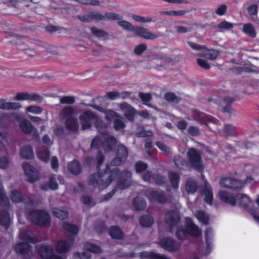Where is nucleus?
Returning a JSON list of instances; mask_svg holds the SVG:
<instances>
[{
	"instance_id": "nucleus-1",
	"label": "nucleus",
	"mask_w": 259,
	"mask_h": 259,
	"mask_svg": "<svg viewBox=\"0 0 259 259\" xmlns=\"http://www.w3.org/2000/svg\"><path fill=\"white\" fill-rule=\"evenodd\" d=\"M117 169L116 168L112 174L111 175V179H108V177L102 176L99 173L95 174L90 176L89 178L88 183L94 188H98L100 190H103L106 188L110 183L112 179L118 176Z\"/></svg>"
},
{
	"instance_id": "nucleus-2",
	"label": "nucleus",
	"mask_w": 259,
	"mask_h": 259,
	"mask_svg": "<svg viewBox=\"0 0 259 259\" xmlns=\"http://www.w3.org/2000/svg\"><path fill=\"white\" fill-rule=\"evenodd\" d=\"M80 120L82 130L90 128L91 124L94 123L100 133L106 134V125L103 123L96 114H83L80 116Z\"/></svg>"
},
{
	"instance_id": "nucleus-3",
	"label": "nucleus",
	"mask_w": 259,
	"mask_h": 259,
	"mask_svg": "<svg viewBox=\"0 0 259 259\" xmlns=\"http://www.w3.org/2000/svg\"><path fill=\"white\" fill-rule=\"evenodd\" d=\"M32 222L39 226L48 227L51 225L49 214L43 210H32L29 214Z\"/></svg>"
},
{
	"instance_id": "nucleus-4",
	"label": "nucleus",
	"mask_w": 259,
	"mask_h": 259,
	"mask_svg": "<svg viewBox=\"0 0 259 259\" xmlns=\"http://www.w3.org/2000/svg\"><path fill=\"white\" fill-rule=\"evenodd\" d=\"M201 152L195 149L190 148L187 152V156L191 167L201 172L204 169V165L201 158Z\"/></svg>"
},
{
	"instance_id": "nucleus-5",
	"label": "nucleus",
	"mask_w": 259,
	"mask_h": 259,
	"mask_svg": "<svg viewBox=\"0 0 259 259\" xmlns=\"http://www.w3.org/2000/svg\"><path fill=\"white\" fill-rule=\"evenodd\" d=\"M189 46L193 49L198 51V55L209 60H214L218 57L219 53L217 50L208 49L193 42H189Z\"/></svg>"
},
{
	"instance_id": "nucleus-6",
	"label": "nucleus",
	"mask_w": 259,
	"mask_h": 259,
	"mask_svg": "<svg viewBox=\"0 0 259 259\" xmlns=\"http://www.w3.org/2000/svg\"><path fill=\"white\" fill-rule=\"evenodd\" d=\"M158 59L160 60L162 66L166 68L167 66L174 65L180 60V57L171 54V51L167 49L161 52L158 55Z\"/></svg>"
},
{
	"instance_id": "nucleus-7",
	"label": "nucleus",
	"mask_w": 259,
	"mask_h": 259,
	"mask_svg": "<svg viewBox=\"0 0 259 259\" xmlns=\"http://www.w3.org/2000/svg\"><path fill=\"white\" fill-rule=\"evenodd\" d=\"M22 168L25 175L26 176V180L28 182L32 183L39 180V172L28 163H24L22 164Z\"/></svg>"
},
{
	"instance_id": "nucleus-8",
	"label": "nucleus",
	"mask_w": 259,
	"mask_h": 259,
	"mask_svg": "<svg viewBox=\"0 0 259 259\" xmlns=\"http://www.w3.org/2000/svg\"><path fill=\"white\" fill-rule=\"evenodd\" d=\"M159 245L170 252H177L180 248V244L175 242L172 239L164 238L159 242Z\"/></svg>"
},
{
	"instance_id": "nucleus-9",
	"label": "nucleus",
	"mask_w": 259,
	"mask_h": 259,
	"mask_svg": "<svg viewBox=\"0 0 259 259\" xmlns=\"http://www.w3.org/2000/svg\"><path fill=\"white\" fill-rule=\"evenodd\" d=\"M134 34L145 39L153 40L161 36L160 32L152 33L147 29L143 27H136Z\"/></svg>"
},
{
	"instance_id": "nucleus-10",
	"label": "nucleus",
	"mask_w": 259,
	"mask_h": 259,
	"mask_svg": "<svg viewBox=\"0 0 259 259\" xmlns=\"http://www.w3.org/2000/svg\"><path fill=\"white\" fill-rule=\"evenodd\" d=\"M165 222L171 229L178 225L180 221V216L177 211H170L165 214Z\"/></svg>"
},
{
	"instance_id": "nucleus-11",
	"label": "nucleus",
	"mask_w": 259,
	"mask_h": 259,
	"mask_svg": "<svg viewBox=\"0 0 259 259\" xmlns=\"http://www.w3.org/2000/svg\"><path fill=\"white\" fill-rule=\"evenodd\" d=\"M32 196H29V200L26 201L25 197H24L22 193L17 190H13L10 194V198L11 201L14 203H20L24 202L26 203L31 204L33 203V199L31 198Z\"/></svg>"
},
{
	"instance_id": "nucleus-12",
	"label": "nucleus",
	"mask_w": 259,
	"mask_h": 259,
	"mask_svg": "<svg viewBox=\"0 0 259 259\" xmlns=\"http://www.w3.org/2000/svg\"><path fill=\"white\" fill-rule=\"evenodd\" d=\"M186 232L187 233L195 237H198L202 234L201 230L196 225L191 219H187Z\"/></svg>"
},
{
	"instance_id": "nucleus-13",
	"label": "nucleus",
	"mask_w": 259,
	"mask_h": 259,
	"mask_svg": "<svg viewBox=\"0 0 259 259\" xmlns=\"http://www.w3.org/2000/svg\"><path fill=\"white\" fill-rule=\"evenodd\" d=\"M106 119L109 122L113 121L114 127L116 130L122 129L125 126L121 117L118 114H107Z\"/></svg>"
},
{
	"instance_id": "nucleus-14",
	"label": "nucleus",
	"mask_w": 259,
	"mask_h": 259,
	"mask_svg": "<svg viewBox=\"0 0 259 259\" xmlns=\"http://www.w3.org/2000/svg\"><path fill=\"white\" fill-rule=\"evenodd\" d=\"M22 108V105L18 102H6L0 99V109L17 111Z\"/></svg>"
},
{
	"instance_id": "nucleus-15",
	"label": "nucleus",
	"mask_w": 259,
	"mask_h": 259,
	"mask_svg": "<svg viewBox=\"0 0 259 259\" xmlns=\"http://www.w3.org/2000/svg\"><path fill=\"white\" fill-rule=\"evenodd\" d=\"M39 255L42 259H48L52 255L53 250L50 246L39 245L36 247Z\"/></svg>"
},
{
	"instance_id": "nucleus-16",
	"label": "nucleus",
	"mask_w": 259,
	"mask_h": 259,
	"mask_svg": "<svg viewBox=\"0 0 259 259\" xmlns=\"http://www.w3.org/2000/svg\"><path fill=\"white\" fill-rule=\"evenodd\" d=\"M148 197L150 201L160 203H165L167 200L163 193L157 191H151Z\"/></svg>"
},
{
	"instance_id": "nucleus-17",
	"label": "nucleus",
	"mask_w": 259,
	"mask_h": 259,
	"mask_svg": "<svg viewBox=\"0 0 259 259\" xmlns=\"http://www.w3.org/2000/svg\"><path fill=\"white\" fill-rule=\"evenodd\" d=\"M220 199L224 202L228 203L231 205H236V198H235L232 195L226 191H220L218 192Z\"/></svg>"
},
{
	"instance_id": "nucleus-18",
	"label": "nucleus",
	"mask_w": 259,
	"mask_h": 259,
	"mask_svg": "<svg viewBox=\"0 0 259 259\" xmlns=\"http://www.w3.org/2000/svg\"><path fill=\"white\" fill-rule=\"evenodd\" d=\"M20 240L25 242L35 243L38 241L35 238L34 235L31 231H22L19 234Z\"/></svg>"
},
{
	"instance_id": "nucleus-19",
	"label": "nucleus",
	"mask_w": 259,
	"mask_h": 259,
	"mask_svg": "<svg viewBox=\"0 0 259 259\" xmlns=\"http://www.w3.org/2000/svg\"><path fill=\"white\" fill-rule=\"evenodd\" d=\"M67 168L68 170L74 175H78L81 172V165L76 160H74L68 163Z\"/></svg>"
},
{
	"instance_id": "nucleus-20",
	"label": "nucleus",
	"mask_w": 259,
	"mask_h": 259,
	"mask_svg": "<svg viewBox=\"0 0 259 259\" xmlns=\"http://www.w3.org/2000/svg\"><path fill=\"white\" fill-rule=\"evenodd\" d=\"M19 126L21 130L26 134H29L32 132L34 128L31 123L25 119H19Z\"/></svg>"
},
{
	"instance_id": "nucleus-21",
	"label": "nucleus",
	"mask_w": 259,
	"mask_h": 259,
	"mask_svg": "<svg viewBox=\"0 0 259 259\" xmlns=\"http://www.w3.org/2000/svg\"><path fill=\"white\" fill-rule=\"evenodd\" d=\"M65 125L67 130L72 132H77L79 127L76 119L71 116L67 117Z\"/></svg>"
},
{
	"instance_id": "nucleus-22",
	"label": "nucleus",
	"mask_w": 259,
	"mask_h": 259,
	"mask_svg": "<svg viewBox=\"0 0 259 259\" xmlns=\"http://www.w3.org/2000/svg\"><path fill=\"white\" fill-rule=\"evenodd\" d=\"M140 257L142 258L149 259H169L164 254L159 253H155L153 251L148 252L145 251L140 253Z\"/></svg>"
},
{
	"instance_id": "nucleus-23",
	"label": "nucleus",
	"mask_w": 259,
	"mask_h": 259,
	"mask_svg": "<svg viewBox=\"0 0 259 259\" xmlns=\"http://www.w3.org/2000/svg\"><path fill=\"white\" fill-rule=\"evenodd\" d=\"M0 224L6 229L9 227L11 224V218L9 213L6 210L0 211Z\"/></svg>"
},
{
	"instance_id": "nucleus-24",
	"label": "nucleus",
	"mask_w": 259,
	"mask_h": 259,
	"mask_svg": "<svg viewBox=\"0 0 259 259\" xmlns=\"http://www.w3.org/2000/svg\"><path fill=\"white\" fill-rule=\"evenodd\" d=\"M116 110L125 113H132L135 112V108L127 103H122L116 105Z\"/></svg>"
},
{
	"instance_id": "nucleus-25",
	"label": "nucleus",
	"mask_w": 259,
	"mask_h": 259,
	"mask_svg": "<svg viewBox=\"0 0 259 259\" xmlns=\"http://www.w3.org/2000/svg\"><path fill=\"white\" fill-rule=\"evenodd\" d=\"M58 183L54 177L50 178L46 184L41 185L40 189L44 191H47L49 189L56 190L58 188Z\"/></svg>"
},
{
	"instance_id": "nucleus-26",
	"label": "nucleus",
	"mask_w": 259,
	"mask_h": 259,
	"mask_svg": "<svg viewBox=\"0 0 259 259\" xmlns=\"http://www.w3.org/2000/svg\"><path fill=\"white\" fill-rule=\"evenodd\" d=\"M14 249L17 253L23 254L29 251L30 246L26 242H20L15 245Z\"/></svg>"
},
{
	"instance_id": "nucleus-27",
	"label": "nucleus",
	"mask_w": 259,
	"mask_h": 259,
	"mask_svg": "<svg viewBox=\"0 0 259 259\" xmlns=\"http://www.w3.org/2000/svg\"><path fill=\"white\" fill-rule=\"evenodd\" d=\"M195 215L199 221L203 225L206 226L209 224V217L204 211L202 210L196 211Z\"/></svg>"
},
{
	"instance_id": "nucleus-28",
	"label": "nucleus",
	"mask_w": 259,
	"mask_h": 259,
	"mask_svg": "<svg viewBox=\"0 0 259 259\" xmlns=\"http://www.w3.org/2000/svg\"><path fill=\"white\" fill-rule=\"evenodd\" d=\"M133 205L134 209L137 211L142 210L146 207V202L141 197H137L133 201Z\"/></svg>"
},
{
	"instance_id": "nucleus-29",
	"label": "nucleus",
	"mask_w": 259,
	"mask_h": 259,
	"mask_svg": "<svg viewBox=\"0 0 259 259\" xmlns=\"http://www.w3.org/2000/svg\"><path fill=\"white\" fill-rule=\"evenodd\" d=\"M203 193L205 196L204 201L208 204H211L213 199L211 187L209 185H206L203 190Z\"/></svg>"
},
{
	"instance_id": "nucleus-30",
	"label": "nucleus",
	"mask_w": 259,
	"mask_h": 259,
	"mask_svg": "<svg viewBox=\"0 0 259 259\" xmlns=\"http://www.w3.org/2000/svg\"><path fill=\"white\" fill-rule=\"evenodd\" d=\"M124 176L127 178L125 180H120L118 182L117 188L120 189H124L129 187L131 185L130 182H127V180L131 178L132 174L127 171L124 172Z\"/></svg>"
},
{
	"instance_id": "nucleus-31",
	"label": "nucleus",
	"mask_w": 259,
	"mask_h": 259,
	"mask_svg": "<svg viewBox=\"0 0 259 259\" xmlns=\"http://www.w3.org/2000/svg\"><path fill=\"white\" fill-rule=\"evenodd\" d=\"M20 154L25 159H31L34 157L32 149L29 146H24L20 151Z\"/></svg>"
},
{
	"instance_id": "nucleus-32",
	"label": "nucleus",
	"mask_w": 259,
	"mask_h": 259,
	"mask_svg": "<svg viewBox=\"0 0 259 259\" xmlns=\"http://www.w3.org/2000/svg\"><path fill=\"white\" fill-rule=\"evenodd\" d=\"M197 184L196 182L192 178L189 179L186 184L185 188L188 193H194L197 189Z\"/></svg>"
},
{
	"instance_id": "nucleus-33",
	"label": "nucleus",
	"mask_w": 259,
	"mask_h": 259,
	"mask_svg": "<svg viewBox=\"0 0 259 259\" xmlns=\"http://www.w3.org/2000/svg\"><path fill=\"white\" fill-rule=\"evenodd\" d=\"M116 156L118 158L124 161L128 156V152L127 149L122 145L118 146Z\"/></svg>"
},
{
	"instance_id": "nucleus-34",
	"label": "nucleus",
	"mask_w": 259,
	"mask_h": 259,
	"mask_svg": "<svg viewBox=\"0 0 259 259\" xmlns=\"http://www.w3.org/2000/svg\"><path fill=\"white\" fill-rule=\"evenodd\" d=\"M236 197V200H237L239 204L243 206L245 208L247 207L250 203L249 198L245 195L239 194H238Z\"/></svg>"
},
{
	"instance_id": "nucleus-35",
	"label": "nucleus",
	"mask_w": 259,
	"mask_h": 259,
	"mask_svg": "<svg viewBox=\"0 0 259 259\" xmlns=\"http://www.w3.org/2000/svg\"><path fill=\"white\" fill-rule=\"evenodd\" d=\"M243 31L246 34L251 37L256 36V31L253 26L250 24H246L243 25Z\"/></svg>"
},
{
	"instance_id": "nucleus-36",
	"label": "nucleus",
	"mask_w": 259,
	"mask_h": 259,
	"mask_svg": "<svg viewBox=\"0 0 259 259\" xmlns=\"http://www.w3.org/2000/svg\"><path fill=\"white\" fill-rule=\"evenodd\" d=\"M53 214L60 220H65L68 217V212L57 208H53L52 210Z\"/></svg>"
},
{
	"instance_id": "nucleus-37",
	"label": "nucleus",
	"mask_w": 259,
	"mask_h": 259,
	"mask_svg": "<svg viewBox=\"0 0 259 259\" xmlns=\"http://www.w3.org/2000/svg\"><path fill=\"white\" fill-rule=\"evenodd\" d=\"M63 228L73 235H76L78 232V228L74 225L64 222L62 224Z\"/></svg>"
},
{
	"instance_id": "nucleus-38",
	"label": "nucleus",
	"mask_w": 259,
	"mask_h": 259,
	"mask_svg": "<svg viewBox=\"0 0 259 259\" xmlns=\"http://www.w3.org/2000/svg\"><path fill=\"white\" fill-rule=\"evenodd\" d=\"M96 17L98 19L100 20L107 19L109 20H116L121 19V17L119 15L112 13H105L104 15L100 14L98 16H96Z\"/></svg>"
},
{
	"instance_id": "nucleus-39",
	"label": "nucleus",
	"mask_w": 259,
	"mask_h": 259,
	"mask_svg": "<svg viewBox=\"0 0 259 259\" xmlns=\"http://www.w3.org/2000/svg\"><path fill=\"white\" fill-rule=\"evenodd\" d=\"M70 246L65 241H59L56 245L57 251L60 253H66L68 251Z\"/></svg>"
},
{
	"instance_id": "nucleus-40",
	"label": "nucleus",
	"mask_w": 259,
	"mask_h": 259,
	"mask_svg": "<svg viewBox=\"0 0 259 259\" xmlns=\"http://www.w3.org/2000/svg\"><path fill=\"white\" fill-rule=\"evenodd\" d=\"M140 224L145 227H148L151 226L153 223V218L148 215L142 216L139 219Z\"/></svg>"
},
{
	"instance_id": "nucleus-41",
	"label": "nucleus",
	"mask_w": 259,
	"mask_h": 259,
	"mask_svg": "<svg viewBox=\"0 0 259 259\" xmlns=\"http://www.w3.org/2000/svg\"><path fill=\"white\" fill-rule=\"evenodd\" d=\"M37 156L38 159L44 162H48L50 153L49 150L46 149H40L37 152Z\"/></svg>"
},
{
	"instance_id": "nucleus-42",
	"label": "nucleus",
	"mask_w": 259,
	"mask_h": 259,
	"mask_svg": "<svg viewBox=\"0 0 259 259\" xmlns=\"http://www.w3.org/2000/svg\"><path fill=\"white\" fill-rule=\"evenodd\" d=\"M170 182L174 189H177L179 186L180 177L178 174L170 172L168 174Z\"/></svg>"
},
{
	"instance_id": "nucleus-43",
	"label": "nucleus",
	"mask_w": 259,
	"mask_h": 259,
	"mask_svg": "<svg viewBox=\"0 0 259 259\" xmlns=\"http://www.w3.org/2000/svg\"><path fill=\"white\" fill-rule=\"evenodd\" d=\"M109 234L113 238L120 239L123 237L122 232L117 227H112L109 230Z\"/></svg>"
},
{
	"instance_id": "nucleus-44",
	"label": "nucleus",
	"mask_w": 259,
	"mask_h": 259,
	"mask_svg": "<svg viewBox=\"0 0 259 259\" xmlns=\"http://www.w3.org/2000/svg\"><path fill=\"white\" fill-rule=\"evenodd\" d=\"M29 93L26 92L17 93L13 97V100L15 101H29Z\"/></svg>"
},
{
	"instance_id": "nucleus-45",
	"label": "nucleus",
	"mask_w": 259,
	"mask_h": 259,
	"mask_svg": "<svg viewBox=\"0 0 259 259\" xmlns=\"http://www.w3.org/2000/svg\"><path fill=\"white\" fill-rule=\"evenodd\" d=\"M129 95L127 93H119L116 91L108 92L106 94V97L110 99L115 100L118 98H124L125 96Z\"/></svg>"
},
{
	"instance_id": "nucleus-46",
	"label": "nucleus",
	"mask_w": 259,
	"mask_h": 259,
	"mask_svg": "<svg viewBox=\"0 0 259 259\" xmlns=\"http://www.w3.org/2000/svg\"><path fill=\"white\" fill-rule=\"evenodd\" d=\"M174 163L180 169H183L186 164L185 160L180 155H175L174 158Z\"/></svg>"
},
{
	"instance_id": "nucleus-47",
	"label": "nucleus",
	"mask_w": 259,
	"mask_h": 259,
	"mask_svg": "<svg viewBox=\"0 0 259 259\" xmlns=\"http://www.w3.org/2000/svg\"><path fill=\"white\" fill-rule=\"evenodd\" d=\"M233 179L230 178H225L220 180V185L222 187L230 189L232 187L231 186V183H233Z\"/></svg>"
},
{
	"instance_id": "nucleus-48",
	"label": "nucleus",
	"mask_w": 259,
	"mask_h": 259,
	"mask_svg": "<svg viewBox=\"0 0 259 259\" xmlns=\"http://www.w3.org/2000/svg\"><path fill=\"white\" fill-rule=\"evenodd\" d=\"M193 118L200 123L206 124L210 118L205 114H194Z\"/></svg>"
},
{
	"instance_id": "nucleus-49",
	"label": "nucleus",
	"mask_w": 259,
	"mask_h": 259,
	"mask_svg": "<svg viewBox=\"0 0 259 259\" xmlns=\"http://www.w3.org/2000/svg\"><path fill=\"white\" fill-rule=\"evenodd\" d=\"M8 2L9 3V5L14 6L16 7L19 4H25L26 5V3L28 2L30 3H36V2L34 1L33 0H7Z\"/></svg>"
},
{
	"instance_id": "nucleus-50",
	"label": "nucleus",
	"mask_w": 259,
	"mask_h": 259,
	"mask_svg": "<svg viewBox=\"0 0 259 259\" xmlns=\"http://www.w3.org/2000/svg\"><path fill=\"white\" fill-rule=\"evenodd\" d=\"M25 111L28 113H39L42 111L41 108L38 106H28L25 108Z\"/></svg>"
},
{
	"instance_id": "nucleus-51",
	"label": "nucleus",
	"mask_w": 259,
	"mask_h": 259,
	"mask_svg": "<svg viewBox=\"0 0 259 259\" xmlns=\"http://www.w3.org/2000/svg\"><path fill=\"white\" fill-rule=\"evenodd\" d=\"M85 248L86 250L91 252L95 253H100L101 252V249L98 246L91 243H87L85 244Z\"/></svg>"
},
{
	"instance_id": "nucleus-52",
	"label": "nucleus",
	"mask_w": 259,
	"mask_h": 259,
	"mask_svg": "<svg viewBox=\"0 0 259 259\" xmlns=\"http://www.w3.org/2000/svg\"><path fill=\"white\" fill-rule=\"evenodd\" d=\"M118 24L124 29L128 31H133L134 32V29L136 27L133 26L130 23L125 21H121L118 22Z\"/></svg>"
},
{
	"instance_id": "nucleus-53",
	"label": "nucleus",
	"mask_w": 259,
	"mask_h": 259,
	"mask_svg": "<svg viewBox=\"0 0 259 259\" xmlns=\"http://www.w3.org/2000/svg\"><path fill=\"white\" fill-rule=\"evenodd\" d=\"M132 18L135 21L141 23H150L152 20L150 17H143L137 15H132Z\"/></svg>"
},
{
	"instance_id": "nucleus-54",
	"label": "nucleus",
	"mask_w": 259,
	"mask_h": 259,
	"mask_svg": "<svg viewBox=\"0 0 259 259\" xmlns=\"http://www.w3.org/2000/svg\"><path fill=\"white\" fill-rule=\"evenodd\" d=\"M164 99L171 102H177L179 101V98L172 93H166L164 95Z\"/></svg>"
},
{
	"instance_id": "nucleus-55",
	"label": "nucleus",
	"mask_w": 259,
	"mask_h": 259,
	"mask_svg": "<svg viewBox=\"0 0 259 259\" xmlns=\"http://www.w3.org/2000/svg\"><path fill=\"white\" fill-rule=\"evenodd\" d=\"M43 98L38 94L36 93H29V101H32L37 103H41L42 102Z\"/></svg>"
},
{
	"instance_id": "nucleus-56",
	"label": "nucleus",
	"mask_w": 259,
	"mask_h": 259,
	"mask_svg": "<svg viewBox=\"0 0 259 259\" xmlns=\"http://www.w3.org/2000/svg\"><path fill=\"white\" fill-rule=\"evenodd\" d=\"M60 102L62 104H73L75 102V98L71 96H64L59 98Z\"/></svg>"
},
{
	"instance_id": "nucleus-57",
	"label": "nucleus",
	"mask_w": 259,
	"mask_h": 259,
	"mask_svg": "<svg viewBox=\"0 0 259 259\" xmlns=\"http://www.w3.org/2000/svg\"><path fill=\"white\" fill-rule=\"evenodd\" d=\"M135 167L137 172H141L147 169V164L142 161H139L136 164Z\"/></svg>"
},
{
	"instance_id": "nucleus-58",
	"label": "nucleus",
	"mask_w": 259,
	"mask_h": 259,
	"mask_svg": "<svg viewBox=\"0 0 259 259\" xmlns=\"http://www.w3.org/2000/svg\"><path fill=\"white\" fill-rule=\"evenodd\" d=\"M139 97L141 101L145 104L150 101L152 98L151 94L149 93H140L139 94Z\"/></svg>"
},
{
	"instance_id": "nucleus-59",
	"label": "nucleus",
	"mask_w": 259,
	"mask_h": 259,
	"mask_svg": "<svg viewBox=\"0 0 259 259\" xmlns=\"http://www.w3.org/2000/svg\"><path fill=\"white\" fill-rule=\"evenodd\" d=\"M81 201L83 204L90 206H93L95 204L94 201L91 198V197L87 195H84L82 197Z\"/></svg>"
},
{
	"instance_id": "nucleus-60",
	"label": "nucleus",
	"mask_w": 259,
	"mask_h": 259,
	"mask_svg": "<svg viewBox=\"0 0 259 259\" xmlns=\"http://www.w3.org/2000/svg\"><path fill=\"white\" fill-rule=\"evenodd\" d=\"M0 204L5 206H8L10 205L9 199L4 193H0Z\"/></svg>"
},
{
	"instance_id": "nucleus-61",
	"label": "nucleus",
	"mask_w": 259,
	"mask_h": 259,
	"mask_svg": "<svg viewBox=\"0 0 259 259\" xmlns=\"http://www.w3.org/2000/svg\"><path fill=\"white\" fill-rule=\"evenodd\" d=\"M224 132L228 135H236L235 127L231 125H226L224 127Z\"/></svg>"
},
{
	"instance_id": "nucleus-62",
	"label": "nucleus",
	"mask_w": 259,
	"mask_h": 259,
	"mask_svg": "<svg viewBox=\"0 0 259 259\" xmlns=\"http://www.w3.org/2000/svg\"><path fill=\"white\" fill-rule=\"evenodd\" d=\"M198 65L202 68L209 69L210 68V65L205 60L202 59L197 60Z\"/></svg>"
},
{
	"instance_id": "nucleus-63",
	"label": "nucleus",
	"mask_w": 259,
	"mask_h": 259,
	"mask_svg": "<svg viewBox=\"0 0 259 259\" xmlns=\"http://www.w3.org/2000/svg\"><path fill=\"white\" fill-rule=\"evenodd\" d=\"M154 176L150 171H147L142 177L143 180L147 182H152L154 180Z\"/></svg>"
},
{
	"instance_id": "nucleus-64",
	"label": "nucleus",
	"mask_w": 259,
	"mask_h": 259,
	"mask_svg": "<svg viewBox=\"0 0 259 259\" xmlns=\"http://www.w3.org/2000/svg\"><path fill=\"white\" fill-rule=\"evenodd\" d=\"M102 144V140L100 137L97 136L95 138L91 143V147L98 148Z\"/></svg>"
}]
</instances>
